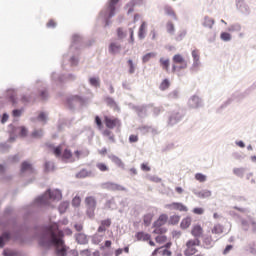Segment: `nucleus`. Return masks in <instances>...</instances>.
Instances as JSON below:
<instances>
[{
  "instance_id": "0e129e2a",
  "label": "nucleus",
  "mask_w": 256,
  "mask_h": 256,
  "mask_svg": "<svg viewBox=\"0 0 256 256\" xmlns=\"http://www.w3.org/2000/svg\"><path fill=\"white\" fill-rule=\"evenodd\" d=\"M250 225L252 226V233H254V235H256V221L255 218L248 216Z\"/></svg>"
},
{
  "instance_id": "a18cd8bd",
  "label": "nucleus",
  "mask_w": 256,
  "mask_h": 256,
  "mask_svg": "<svg viewBox=\"0 0 256 256\" xmlns=\"http://www.w3.org/2000/svg\"><path fill=\"white\" fill-rule=\"evenodd\" d=\"M159 63L161 64L162 68L165 69V71H169V65H170L169 58L167 59L160 58Z\"/></svg>"
},
{
  "instance_id": "9d476101",
  "label": "nucleus",
  "mask_w": 256,
  "mask_h": 256,
  "mask_svg": "<svg viewBox=\"0 0 256 256\" xmlns=\"http://www.w3.org/2000/svg\"><path fill=\"white\" fill-rule=\"evenodd\" d=\"M130 109H133L136 111L138 117L140 119H145L147 117V106L142 105V106H135L133 104H129Z\"/></svg>"
},
{
  "instance_id": "603ef678",
  "label": "nucleus",
  "mask_w": 256,
  "mask_h": 256,
  "mask_svg": "<svg viewBox=\"0 0 256 256\" xmlns=\"http://www.w3.org/2000/svg\"><path fill=\"white\" fill-rule=\"evenodd\" d=\"M180 93L179 89H175L168 94V99H179Z\"/></svg>"
},
{
  "instance_id": "37998d69",
  "label": "nucleus",
  "mask_w": 256,
  "mask_h": 256,
  "mask_svg": "<svg viewBox=\"0 0 256 256\" xmlns=\"http://www.w3.org/2000/svg\"><path fill=\"white\" fill-rule=\"evenodd\" d=\"M199 245H201V240H199V238H196L194 240H188L186 242V247H199Z\"/></svg>"
},
{
  "instance_id": "412c9836",
  "label": "nucleus",
  "mask_w": 256,
  "mask_h": 256,
  "mask_svg": "<svg viewBox=\"0 0 256 256\" xmlns=\"http://www.w3.org/2000/svg\"><path fill=\"white\" fill-rule=\"evenodd\" d=\"M215 25V19L204 16L202 26L205 27V29H213V26Z\"/></svg>"
},
{
  "instance_id": "b1692460",
  "label": "nucleus",
  "mask_w": 256,
  "mask_h": 256,
  "mask_svg": "<svg viewBox=\"0 0 256 256\" xmlns=\"http://www.w3.org/2000/svg\"><path fill=\"white\" fill-rule=\"evenodd\" d=\"M76 242L78 243V245H87V243H89V239H87V235L83 234V233H78L76 234Z\"/></svg>"
},
{
  "instance_id": "aec40b11",
  "label": "nucleus",
  "mask_w": 256,
  "mask_h": 256,
  "mask_svg": "<svg viewBox=\"0 0 256 256\" xmlns=\"http://www.w3.org/2000/svg\"><path fill=\"white\" fill-rule=\"evenodd\" d=\"M39 84L42 85V90H38L39 97L42 99V101H47V99H49V92L47 91V87H45V84H43L41 81L37 82V85Z\"/></svg>"
},
{
  "instance_id": "338daca9",
  "label": "nucleus",
  "mask_w": 256,
  "mask_h": 256,
  "mask_svg": "<svg viewBox=\"0 0 256 256\" xmlns=\"http://www.w3.org/2000/svg\"><path fill=\"white\" fill-rule=\"evenodd\" d=\"M32 100L31 95H27V94H22L20 97V101L22 103H29Z\"/></svg>"
},
{
  "instance_id": "4be33fe9",
  "label": "nucleus",
  "mask_w": 256,
  "mask_h": 256,
  "mask_svg": "<svg viewBox=\"0 0 256 256\" xmlns=\"http://www.w3.org/2000/svg\"><path fill=\"white\" fill-rule=\"evenodd\" d=\"M6 224L7 225H11L12 227H14V229H19V231L23 230V227H25V225L21 224L19 226V223L17 222V218L15 217H10L8 220H6Z\"/></svg>"
},
{
  "instance_id": "4d7b16f0",
  "label": "nucleus",
  "mask_w": 256,
  "mask_h": 256,
  "mask_svg": "<svg viewBox=\"0 0 256 256\" xmlns=\"http://www.w3.org/2000/svg\"><path fill=\"white\" fill-rule=\"evenodd\" d=\"M173 62L174 63H185V58L181 54H176L173 56Z\"/></svg>"
},
{
  "instance_id": "a211bd4d",
  "label": "nucleus",
  "mask_w": 256,
  "mask_h": 256,
  "mask_svg": "<svg viewBox=\"0 0 256 256\" xmlns=\"http://www.w3.org/2000/svg\"><path fill=\"white\" fill-rule=\"evenodd\" d=\"M77 76L73 73L70 74H62L58 76L59 83H66V81H75Z\"/></svg>"
},
{
  "instance_id": "bf43d9fd",
  "label": "nucleus",
  "mask_w": 256,
  "mask_h": 256,
  "mask_svg": "<svg viewBox=\"0 0 256 256\" xmlns=\"http://www.w3.org/2000/svg\"><path fill=\"white\" fill-rule=\"evenodd\" d=\"M240 222H241L243 231H249V223H250L249 220L240 218Z\"/></svg>"
},
{
  "instance_id": "e433bc0d",
  "label": "nucleus",
  "mask_w": 256,
  "mask_h": 256,
  "mask_svg": "<svg viewBox=\"0 0 256 256\" xmlns=\"http://www.w3.org/2000/svg\"><path fill=\"white\" fill-rule=\"evenodd\" d=\"M89 83L92 87H101V80L99 79V77H91L89 78Z\"/></svg>"
},
{
  "instance_id": "dca6fc26",
  "label": "nucleus",
  "mask_w": 256,
  "mask_h": 256,
  "mask_svg": "<svg viewBox=\"0 0 256 256\" xmlns=\"http://www.w3.org/2000/svg\"><path fill=\"white\" fill-rule=\"evenodd\" d=\"M236 9H238L242 15H251V8H249V5L245 2L237 4Z\"/></svg>"
},
{
  "instance_id": "20e7f679",
  "label": "nucleus",
  "mask_w": 256,
  "mask_h": 256,
  "mask_svg": "<svg viewBox=\"0 0 256 256\" xmlns=\"http://www.w3.org/2000/svg\"><path fill=\"white\" fill-rule=\"evenodd\" d=\"M251 93L250 89H247L244 92H234L230 98H228L221 106L220 109H227L231 103L236 101V103H239L240 101H243L247 96H249Z\"/></svg>"
},
{
  "instance_id": "09e8293b",
  "label": "nucleus",
  "mask_w": 256,
  "mask_h": 256,
  "mask_svg": "<svg viewBox=\"0 0 256 256\" xmlns=\"http://www.w3.org/2000/svg\"><path fill=\"white\" fill-rule=\"evenodd\" d=\"M154 235H165L167 233L166 227H158L153 230Z\"/></svg>"
},
{
  "instance_id": "79ce46f5",
  "label": "nucleus",
  "mask_w": 256,
  "mask_h": 256,
  "mask_svg": "<svg viewBox=\"0 0 256 256\" xmlns=\"http://www.w3.org/2000/svg\"><path fill=\"white\" fill-rule=\"evenodd\" d=\"M211 233H213V235H221V233H223V226L221 224L215 225L212 228Z\"/></svg>"
},
{
  "instance_id": "6ab92c4d",
  "label": "nucleus",
  "mask_w": 256,
  "mask_h": 256,
  "mask_svg": "<svg viewBox=\"0 0 256 256\" xmlns=\"http://www.w3.org/2000/svg\"><path fill=\"white\" fill-rule=\"evenodd\" d=\"M75 177L76 179H86V177H95V174L83 168L78 173H76Z\"/></svg>"
},
{
  "instance_id": "3c124183",
  "label": "nucleus",
  "mask_w": 256,
  "mask_h": 256,
  "mask_svg": "<svg viewBox=\"0 0 256 256\" xmlns=\"http://www.w3.org/2000/svg\"><path fill=\"white\" fill-rule=\"evenodd\" d=\"M195 179H196V181H199L200 183H205V181H207V176L203 173H196Z\"/></svg>"
},
{
  "instance_id": "a19ab883",
  "label": "nucleus",
  "mask_w": 256,
  "mask_h": 256,
  "mask_svg": "<svg viewBox=\"0 0 256 256\" xmlns=\"http://www.w3.org/2000/svg\"><path fill=\"white\" fill-rule=\"evenodd\" d=\"M168 87H171V82L169 81V79L165 78V79L161 82V84H160V86H159V89H160V91H167V88H168Z\"/></svg>"
},
{
  "instance_id": "f8f14e48",
  "label": "nucleus",
  "mask_w": 256,
  "mask_h": 256,
  "mask_svg": "<svg viewBox=\"0 0 256 256\" xmlns=\"http://www.w3.org/2000/svg\"><path fill=\"white\" fill-rule=\"evenodd\" d=\"M37 205V207H41V205H49V196H47V192L35 198L32 203V206Z\"/></svg>"
},
{
  "instance_id": "a878e982",
  "label": "nucleus",
  "mask_w": 256,
  "mask_h": 256,
  "mask_svg": "<svg viewBox=\"0 0 256 256\" xmlns=\"http://www.w3.org/2000/svg\"><path fill=\"white\" fill-rule=\"evenodd\" d=\"M191 234L193 235V237H196L199 239V237H201V235H203V227H201V225H199V224L193 226V228L191 230Z\"/></svg>"
},
{
  "instance_id": "de8ad7c7",
  "label": "nucleus",
  "mask_w": 256,
  "mask_h": 256,
  "mask_svg": "<svg viewBox=\"0 0 256 256\" xmlns=\"http://www.w3.org/2000/svg\"><path fill=\"white\" fill-rule=\"evenodd\" d=\"M166 29L169 35H175V25L173 24V22H168L166 24Z\"/></svg>"
},
{
  "instance_id": "680f3d73",
  "label": "nucleus",
  "mask_w": 256,
  "mask_h": 256,
  "mask_svg": "<svg viewBox=\"0 0 256 256\" xmlns=\"http://www.w3.org/2000/svg\"><path fill=\"white\" fill-rule=\"evenodd\" d=\"M23 111H25L24 108L13 109L12 110V117H21L23 115Z\"/></svg>"
},
{
  "instance_id": "0eeeda50",
  "label": "nucleus",
  "mask_w": 256,
  "mask_h": 256,
  "mask_svg": "<svg viewBox=\"0 0 256 256\" xmlns=\"http://www.w3.org/2000/svg\"><path fill=\"white\" fill-rule=\"evenodd\" d=\"M86 203V214L90 219H93L95 217V209H97V200L93 196H88L85 198Z\"/></svg>"
},
{
  "instance_id": "774afa93",
  "label": "nucleus",
  "mask_w": 256,
  "mask_h": 256,
  "mask_svg": "<svg viewBox=\"0 0 256 256\" xmlns=\"http://www.w3.org/2000/svg\"><path fill=\"white\" fill-rule=\"evenodd\" d=\"M156 243H165L167 241V237L165 235H159L155 237Z\"/></svg>"
},
{
  "instance_id": "052dcab7",
  "label": "nucleus",
  "mask_w": 256,
  "mask_h": 256,
  "mask_svg": "<svg viewBox=\"0 0 256 256\" xmlns=\"http://www.w3.org/2000/svg\"><path fill=\"white\" fill-rule=\"evenodd\" d=\"M9 129H10V135H17L19 133V126H15L13 124H9Z\"/></svg>"
},
{
  "instance_id": "69168bd1",
  "label": "nucleus",
  "mask_w": 256,
  "mask_h": 256,
  "mask_svg": "<svg viewBox=\"0 0 256 256\" xmlns=\"http://www.w3.org/2000/svg\"><path fill=\"white\" fill-rule=\"evenodd\" d=\"M3 256H19V253L11 250L4 249L2 252Z\"/></svg>"
},
{
  "instance_id": "f3484780",
  "label": "nucleus",
  "mask_w": 256,
  "mask_h": 256,
  "mask_svg": "<svg viewBox=\"0 0 256 256\" xmlns=\"http://www.w3.org/2000/svg\"><path fill=\"white\" fill-rule=\"evenodd\" d=\"M203 244H204V249L213 248L215 245V242L213 241V237L211 235H204L203 236Z\"/></svg>"
},
{
  "instance_id": "ddd939ff",
  "label": "nucleus",
  "mask_w": 256,
  "mask_h": 256,
  "mask_svg": "<svg viewBox=\"0 0 256 256\" xmlns=\"http://www.w3.org/2000/svg\"><path fill=\"white\" fill-rule=\"evenodd\" d=\"M104 187L109 191H127V188H125L124 186L113 182L104 183Z\"/></svg>"
},
{
  "instance_id": "4c0bfd02",
  "label": "nucleus",
  "mask_w": 256,
  "mask_h": 256,
  "mask_svg": "<svg viewBox=\"0 0 256 256\" xmlns=\"http://www.w3.org/2000/svg\"><path fill=\"white\" fill-rule=\"evenodd\" d=\"M152 221H153V214L148 213V214L144 215L143 223H144L145 227H149V225H151Z\"/></svg>"
},
{
  "instance_id": "6e6d98bb",
  "label": "nucleus",
  "mask_w": 256,
  "mask_h": 256,
  "mask_svg": "<svg viewBox=\"0 0 256 256\" xmlns=\"http://www.w3.org/2000/svg\"><path fill=\"white\" fill-rule=\"evenodd\" d=\"M97 169H99V171H102L103 173H105V171H109V166H107V164L103 163V162H99L96 164Z\"/></svg>"
},
{
  "instance_id": "f03ea898",
  "label": "nucleus",
  "mask_w": 256,
  "mask_h": 256,
  "mask_svg": "<svg viewBox=\"0 0 256 256\" xmlns=\"http://www.w3.org/2000/svg\"><path fill=\"white\" fill-rule=\"evenodd\" d=\"M85 46L83 41V36L79 34H74L72 36V43L70 45V58L69 63L71 67H77L79 65V56L81 55V49Z\"/></svg>"
},
{
  "instance_id": "49530a36",
  "label": "nucleus",
  "mask_w": 256,
  "mask_h": 256,
  "mask_svg": "<svg viewBox=\"0 0 256 256\" xmlns=\"http://www.w3.org/2000/svg\"><path fill=\"white\" fill-rule=\"evenodd\" d=\"M197 253V248L194 246L192 247H187V249L184 251V255L186 256H193Z\"/></svg>"
},
{
  "instance_id": "9b49d317",
  "label": "nucleus",
  "mask_w": 256,
  "mask_h": 256,
  "mask_svg": "<svg viewBox=\"0 0 256 256\" xmlns=\"http://www.w3.org/2000/svg\"><path fill=\"white\" fill-rule=\"evenodd\" d=\"M46 195L48 197V200L49 199H52L53 201H55L56 199L58 201H61V199H63V194L61 193V190L59 189H56V190H51V188H48L46 190Z\"/></svg>"
},
{
  "instance_id": "6e6552de",
  "label": "nucleus",
  "mask_w": 256,
  "mask_h": 256,
  "mask_svg": "<svg viewBox=\"0 0 256 256\" xmlns=\"http://www.w3.org/2000/svg\"><path fill=\"white\" fill-rule=\"evenodd\" d=\"M203 99L197 95H193L188 99L189 109H201L203 107Z\"/></svg>"
},
{
  "instance_id": "c85d7f7f",
  "label": "nucleus",
  "mask_w": 256,
  "mask_h": 256,
  "mask_svg": "<svg viewBox=\"0 0 256 256\" xmlns=\"http://www.w3.org/2000/svg\"><path fill=\"white\" fill-rule=\"evenodd\" d=\"M119 51H121V45L115 43V42H112L110 43L109 45V53L111 55H117V53H119Z\"/></svg>"
},
{
  "instance_id": "c03bdc74",
  "label": "nucleus",
  "mask_w": 256,
  "mask_h": 256,
  "mask_svg": "<svg viewBox=\"0 0 256 256\" xmlns=\"http://www.w3.org/2000/svg\"><path fill=\"white\" fill-rule=\"evenodd\" d=\"M43 135H44L43 129L34 130V131L31 133V137H32L33 139H41V137H43Z\"/></svg>"
},
{
  "instance_id": "8fccbe9b",
  "label": "nucleus",
  "mask_w": 256,
  "mask_h": 256,
  "mask_svg": "<svg viewBox=\"0 0 256 256\" xmlns=\"http://www.w3.org/2000/svg\"><path fill=\"white\" fill-rule=\"evenodd\" d=\"M1 236L3 237L4 240H6V243H8V241H11V239H13V234H11V231H4L2 232Z\"/></svg>"
},
{
  "instance_id": "bb28decb",
  "label": "nucleus",
  "mask_w": 256,
  "mask_h": 256,
  "mask_svg": "<svg viewBox=\"0 0 256 256\" xmlns=\"http://www.w3.org/2000/svg\"><path fill=\"white\" fill-rule=\"evenodd\" d=\"M104 123L108 129H114L117 126V119H111L109 116H105Z\"/></svg>"
},
{
  "instance_id": "7c9ffc66",
  "label": "nucleus",
  "mask_w": 256,
  "mask_h": 256,
  "mask_svg": "<svg viewBox=\"0 0 256 256\" xmlns=\"http://www.w3.org/2000/svg\"><path fill=\"white\" fill-rule=\"evenodd\" d=\"M164 13L165 15H168V17H173V19L177 21V15L175 14L173 7L169 5L164 6Z\"/></svg>"
},
{
  "instance_id": "72a5a7b5",
  "label": "nucleus",
  "mask_w": 256,
  "mask_h": 256,
  "mask_svg": "<svg viewBox=\"0 0 256 256\" xmlns=\"http://www.w3.org/2000/svg\"><path fill=\"white\" fill-rule=\"evenodd\" d=\"M51 171H55V163H53L51 161H46L44 163V172L49 173Z\"/></svg>"
},
{
  "instance_id": "cd10ccee",
  "label": "nucleus",
  "mask_w": 256,
  "mask_h": 256,
  "mask_svg": "<svg viewBox=\"0 0 256 256\" xmlns=\"http://www.w3.org/2000/svg\"><path fill=\"white\" fill-rule=\"evenodd\" d=\"M109 159H111L112 163H115L117 167H120V169H125V163H123V160L115 155H110Z\"/></svg>"
},
{
  "instance_id": "393cba45",
  "label": "nucleus",
  "mask_w": 256,
  "mask_h": 256,
  "mask_svg": "<svg viewBox=\"0 0 256 256\" xmlns=\"http://www.w3.org/2000/svg\"><path fill=\"white\" fill-rule=\"evenodd\" d=\"M20 171L21 173H25L26 171H30L31 173H33L35 169L33 168V164L29 163L28 161H23L21 163Z\"/></svg>"
},
{
  "instance_id": "39448f33",
  "label": "nucleus",
  "mask_w": 256,
  "mask_h": 256,
  "mask_svg": "<svg viewBox=\"0 0 256 256\" xmlns=\"http://www.w3.org/2000/svg\"><path fill=\"white\" fill-rule=\"evenodd\" d=\"M185 115H187V112L181 107L173 110L168 118V125L170 127H173V125L181 123V121H183V119L185 118Z\"/></svg>"
},
{
  "instance_id": "2eb2a0df",
  "label": "nucleus",
  "mask_w": 256,
  "mask_h": 256,
  "mask_svg": "<svg viewBox=\"0 0 256 256\" xmlns=\"http://www.w3.org/2000/svg\"><path fill=\"white\" fill-rule=\"evenodd\" d=\"M144 3L145 0H132L127 4V7H129L127 14L130 15V13H133L135 11L134 7H142Z\"/></svg>"
},
{
  "instance_id": "473e14b6",
  "label": "nucleus",
  "mask_w": 256,
  "mask_h": 256,
  "mask_svg": "<svg viewBox=\"0 0 256 256\" xmlns=\"http://www.w3.org/2000/svg\"><path fill=\"white\" fill-rule=\"evenodd\" d=\"M246 251H248V253H250L251 255L256 256V241L250 242V243L246 246Z\"/></svg>"
},
{
  "instance_id": "4468645a",
  "label": "nucleus",
  "mask_w": 256,
  "mask_h": 256,
  "mask_svg": "<svg viewBox=\"0 0 256 256\" xmlns=\"http://www.w3.org/2000/svg\"><path fill=\"white\" fill-rule=\"evenodd\" d=\"M166 207L168 209H174L175 211H184L187 212L189 211V209L187 208V206H185L183 203L181 202H173L172 204H168L166 205Z\"/></svg>"
},
{
  "instance_id": "58836bf2",
  "label": "nucleus",
  "mask_w": 256,
  "mask_h": 256,
  "mask_svg": "<svg viewBox=\"0 0 256 256\" xmlns=\"http://www.w3.org/2000/svg\"><path fill=\"white\" fill-rule=\"evenodd\" d=\"M220 39H221V41H224V43H229V41H231V39H232L231 33L221 32Z\"/></svg>"
},
{
  "instance_id": "864d4df0",
  "label": "nucleus",
  "mask_w": 256,
  "mask_h": 256,
  "mask_svg": "<svg viewBox=\"0 0 256 256\" xmlns=\"http://www.w3.org/2000/svg\"><path fill=\"white\" fill-rule=\"evenodd\" d=\"M233 173L236 175V177H243L245 175V168H234Z\"/></svg>"
},
{
  "instance_id": "7ed1b4c3",
  "label": "nucleus",
  "mask_w": 256,
  "mask_h": 256,
  "mask_svg": "<svg viewBox=\"0 0 256 256\" xmlns=\"http://www.w3.org/2000/svg\"><path fill=\"white\" fill-rule=\"evenodd\" d=\"M117 3H119V0H110L106 8L100 11V17L104 19V27L111 25V19H113L115 11H117Z\"/></svg>"
},
{
  "instance_id": "5fc2aeb1",
  "label": "nucleus",
  "mask_w": 256,
  "mask_h": 256,
  "mask_svg": "<svg viewBox=\"0 0 256 256\" xmlns=\"http://www.w3.org/2000/svg\"><path fill=\"white\" fill-rule=\"evenodd\" d=\"M199 199H207L208 197H211V190H202L199 194Z\"/></svg>"
},
{
  "instance_id": "f704fd0d",
  "label": "nucleus",
  "mask_w": 256,
  "mask_h": 256,
  "mask_svg": "<svg viewBox=\"0 0 256 256\" xmlns=\"http://www.w3.org/2000/svg\"><path fill=\"white\" fill-rule=\"evenodd\" d=\"M155 57H157V53H155V52L146 53L142 57V63H149V61H151V59H153Z\"/></svg>"
},
{
  "instance_id": "13d9d810",
  "label": "nucleus",
  "mask_w": 256,
  "mask_h": 256,
  "mask_svg": "<svg viewBox=\"0 0 256 256\" xmlns=\"http://www.w3.org/2000/svg\"><path fill=\"white\" fill-rule=\"evenodd\" d=\"M62 159H71V157H73V152H71V150L69 149H65L62 153Z\"/></svg>"
},
{
  "instance_id": "ea45409f",
  "label": "nucleus",
  "mask_w": 256,
  "mask_h": 256,
  "mask_svg": "<svg viewBox=\"0 0 256 256\" xmlns=\"http://www.w3.org/2000/svg\"><path fill=\"white\" fill-rule=\"evenodd\" d=\"M179 221H181V216L179 215L170 216L168 220V225H177Z\"/></svg>"
},
{
  "instance_id": "423d86ee",
  "label": "nucleus",
  "mask_w": 256,
  "mask_h": 256,
  "mask_svg": "<svg viewBox=\"0 0 256 256\" xmlns=\"http://www.w3.org/2000/svg\"><path fill=\"white\" fill-rule=\"evenodd\" d=\"M85 103H87V99L79 95L69 96L66 99V107H68L70 111H75V107H77L78 105L80 107H83Z\"/></svg>"
},
{
  "instance_id": "c756f323",
  "label": "nucleus",
  "mask_w": 256,
  "mask_h": 256,
  "mask_svg": "<svg viewBox=\"0 0 256 256\" xmlns=\"http://www.w3.org/2000/svg\"><path fill=\"white\" fill-rule=\"evenodd\" d=\"M146 29H147V22H142L138 30L139 39H145V35L147 33Z\"/></svg>"
},
{
  "instance_id": "e2e57ef3",
  "label": "nucleus",
  "mask_w": 256,
  "mask_h": 256,
  "mask_svg": "<svg viewBox=\"0 0 256 256\" xmlns=\"http://www.w3.org/2000/svg\"><path fill=\"white\" fill-rule=\"evenodd\" d=\"M29 133V130L25 126H20L19 127V136L20 137H26L27 134Z\"/></svg>"
},
{
  "instance_id": "2f4dec72",
  "label": "nucleus",
  "mask_w": 256,
  "mask_h": 256,
  "mask_svg": "<svg viewBox=\"0 0 256 256\" xmlns=\"http://www.w3.org/2000/svg\"><path fill=\"white\" fill-rule=\"evenodd\" d=\"M241 29H242V26H241V24H239V23H233V24H231L228 28H227V31L229 32V33H239V31H241Z\"/></svg>"
},
{
  "instance_id": "5701e85b",
  "label": "nucleus",
  "mask_w": 256,
  "mask_h": 256,
  "mask_svg": "<svg viewBox=\"0 0 256 256\" xmlns=\"http://www.w3.org/2000/svg\"><path fill=\"white\" fill-rule=\"evenodd\" d=\"M105 103L108 107L114 109V111H119V105H117V102H115V99H113L111 96H107L105 98Z\"/></svg>"
},
{
  "instance_id": "f257e3e1",
  "label": "nucleus",
  "mask_w": 256,
  "mask_h": 256,
  "mask_svg": "<svg viewBox=\"0 0 256 256\" xmlns=\"http://www.w3.org/2000/svg\"><path fill=\"white\" fill-rule=\"evenodd\" d=\"M36 237H38V244L40 247H44V249H51V247H55V253L57 256H67L69 247L65 245L63 237H58L57 233L51 226H42L41 230L36 233Z\"/></svg>"
},
{
  "instance_id": "1a4fd4ad",
  "label": "nucleus",
  "mask_w": 256,
  "mask_h": 256,
  "mask_svg": "<svg viewBox=\"0 0 256 256\" xmlns=\"http://www.w3.org/2000/svg\"><path fill=\"white\" fill-rule=\"evenodd\" d=\"M6 99L8 103L12 105V107H17L19 100L17 99V90L15 89H8L6 91Z\"/></svg>"
},
{
  "instance_id": "c9c22d12",
  "label": "nucleus",
  "mask_w": 256,
  "mask_h": 256,
  "mask_svg": "<svg viewBox=\"0 0 256 256\" xmlns=\"http://www.w3.org/2000/svg\"><path fill=\"white\" fill-rule=\"evenodd\" d=\"M190 226H191V217L184 218L180 223L181 229H189Z\"/></svg>"
}]
</instances>
